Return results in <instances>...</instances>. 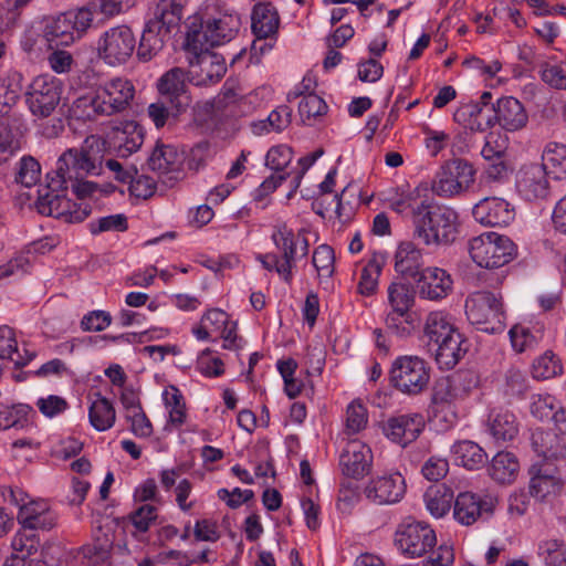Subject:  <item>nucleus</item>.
I'll return each instance as SVG.
<instances>
[{"label": "nucleus", "instance_id": "nucleus-1", "mask_svg": "<svg viewBox=\"0 0 566 566\" xmlns=\"http://www.w3.org/2000/svg\"><path fill=\"white\" fill-rule=\"evenodd\" d=\"M107 143L97 135L86 137L78 148L66 149L57 159L53 176L48 175V185L39 190L36 209L45 216H63L65 221L75 223L84 221L91 213L88 205L70 203L65 199L64 178H86L99 176L103 171Z\"/></svg>", "mask_w": 566, "mask_h": 566}, {"label": "nucleus", "instance_id": "nucleus-2", "mask_svg": "<svg viewBox=\"0 0 566 566\" xmlns=\"http://www.w3.org/2000/svg\"><path fill=\"white\" fill-rule=\"evenodd\" d=\"M182 10V4L177 0H157L137 48L140 62H149L164 50L171 34L180 27Z\"/></svg>", "mask_w": 566, "mask_h": 566}, {"label": "nucleus", "instance_id": "nucleus-3", "mask_svg": "<svg viewBox=\"0 0 566 566\" xmlns=\"http://www.w3.org/2000/svg\"><path fill=\"white\" fill-rule=\"evenodd\" d=\"M428 350L441 369H452L465 355L467 342L442 312H431L424 325Z\"/></svg>", "mask_w": 566, "mask_h": 566}, {"label": "nucleus", "instance_id": "nucleus-4", "mask_svg": "<svg viewBox=\"0 0 566 566\" xmlns=\"http://www.w3.org/2000/svg\"><path fill=\"white\" fill-rule=\"evenodd\" d=\"M413 228L415 238L423 244L448 245L458 233V213L449 207L432 205L429 198L428 208L418 213Z\"/></svg>", "mask_w": 566, "mask_h": 566}, {"label": "nucleus", "instance_id": "nucleus-5", "mask_svg": "<svg viewBox=\"0 0 566 566\" xmlns=\"http://www.w3.org/2000/svg\"><path fill=\"white\" fill-rule=\"evenodd\" d=\"M465 314L478 329L497 334L505 328V312L502 296L490 291H479L465 301Z\"/></svg>", "mask_w": 566, "mask_h": 566}, {"label": "nucleus", "instance_id": "nucleus-6", "mask_svg": "<svg viewBox=\"0 0 566 566\" xmlns=\"http://www.w3.org/2000/svg\"><path fill=\"white\" fill-rule=\"evenodd\" d=\"M471 259L481 268L496 269L510 263L516 255L514 242L495 232H485L469 242Z\"/></svg>", "mask_w": 566, "mask_h": 566}, {"label": "nucleus", "instance_id": "nucleus-7", "mask_svg": "<svg viewBox=\"0 0 566 566\" xmlns=\"http://www.w3.org/2000/svg\"><path fill=\"white\" fill-rule=\"evenodd\" d=\"M430 379V368L424 359L418 356H399L390 368L389 380L394 388L406 395L422 392Z\"/></svg>", "mask_w": 566, "mask_h": 566}, {"label": "nucleus", "instance_id": "nucleus-8", "mask_svg": "<svg viewBox=\"0 0 566 566\" xmlns=\"http://www.w3.org/2000/svg\"><path fill=\"white\" fill-rule=\"evenodd\" d=\"M394 545L405 557L419 558L433 549L437 535L426 523L405 520L397 526Z\"/></svg>", "mask_w": 566, "mask_h": 566}, {"label": "nucleus", "instance_id": "nucleus-9", "mask_svg": "<svg viewBox=\"0 0 566 566\" xmlns=\"http://www.w3.org/2000/svg\"><path fill=\"white\" fill-rule=\"evenodd\" d=\"M473 166L461 158L446 161L437 171L431 190L439 197L450 198L467 191L474 182Z\"/></svg>", "mask_w": 566, "mask_h": 566}, {"label": "nucleus", "instance_id": "nucleus-10", "mask_svg": "<svg viewBox=\"0 0 566 566\" xmlns=\"http://www.w3.org/2000/svg\"><path fill=\"white\" fill-rule=\"evenodd\" d=\"M136 50V38L127 25L106 30L97 41V56L109 66L126 64Z\"/></svg>", "mask_w": 566, "mask_h": 566}, {"label": "nucleus", "instance_id": "nucleus-11", "mask_svg": "<svg viewBox=\"0 0 566 566\" xmlns=\"http://www.w3.org/2000/svg\"><path fill=\"white\" fill-rule=\"evenodd\" d=\"M61 81L43 74L33 78L25 91V103L31 114L39 118L49 117L60 103Z\"/></svg>", "mask_w": 566, "mask_h": 566}, {"label": "nucleus", "instance_id": "nucleus-12", "mask_svg": "<svg viewBox=\"0 0 566 566\" xmlns=\"http://www.w3.org/2000/svg\"><path fill=\"white\" fill-rule=\"evenodd\" d=\"M272 240L280 251L282 260L279 275L286 283H291L293 274L292 269L297 258H304L308 254V240L303 235L302 231L295 234L286 224L279 226L272 234Z\"/></svg>", "mask_w": 566, "mask_h": 566}, {"label": "nucleus", "instance_id": "nucleus-13", "mask_svg": "<svg viewBox=\"0 0 566 566\" xmlns=\"http://www.w3.org/2000/svg\"><path fill=\"white\" fill-rule=\"evenodd\" d=\"M493 117H488L486 122L478 123L476 132H484L495 125L501 126L506 132H517L524 128L528 122V114L524 105L513 96H505L497 99L492 105Z\"/></svg>", "mask_w": 566, "mask_h": 566}, {"label": "nucleus", "instance_id": "nucleus-14", "mask_svg": "<svg viewBox=\"0 0 566 566\" xmlns=\"http://www.w3.org/2000/svg\"><path fill=\"white\" fill-rule=\"evenodd\" d=\"M496 503V499L490 495L480 496L472 492H461L454 501L453 516L462 525L469 526L480 518L489 520Z\"/></svg>", "mask_w": 566, "mask_h": 566}, {"label": "nucleus", "instance_id": "nucleus-15", "mask_svg": "<svg viewBox=\"0 0 566 566\" xmlns=\"http://www.w3.org/2000/svg\"><path fill=\"white\" fill-rule=\"evenodd\" d=\"M549 172L538 163L523 165L515 177V187L527 201L546 199L549 195Z\"/></svg>", "mask_w": 566, "mask_h": 566}, {"label": "nucleus", "instance_id": "nucleus-16", "mask_svg": "<svg viewBox=\"0 0 566 566\" xmlns=\"http://www.w3.org/2000/svg\"><path fill=\"white\" fill-rule=\"evenodd\" d=\"M364 493L375 504H395L403 497L406 482L399 472L385 473L373 478L365 486Z\"/></svg>", "mask_w": 566, "mask_h": 566}, {"label": "nucleus", "instance_id": "nucleus-17", "mask_svg": "<svg viewBox=\"0 0 566 566\" xmlns=\"http://www.w3.org/2000/svg\"><path fill=\"white\" fill-rule=\"evenodd\" d=\"M191 81L197 86H207L219 82L227 72L223 56L203 51L189 56Z\"/></svg>", "mask_w": 566, "mask_h": 566}, {"label": "nucleus", "instance_id": "nucleus-18", "mask_svg": "<svg viewBox=\"0 0 566 566\" xmlns=\"http://www.w3.org/2000/svg\"><path fill=\"white\" fill-rule=\"evenodd\" d=\"M160 97L174 104L177 111H187L191 104V96L186 84V71L172 67L164 73L157 82Z\"/></svg>", "mask_w": 566, "mask_h": 566}, {"label": "nucleus", "instance_id": "nucleus-19", "mask_svg": "<svg viewBox=\"0 0 566 566\" xmlns=\"http://www.w3.org/2000/svg\"><path fill=\"white\" fill-rule=\"evenodd\" d=\"M371 463L373 453L370 448L357 440L348 442L339 457L342 473L356 480L370 472Z\"/></svg>", "mask_w": 566, "mask_h": 566}, {"label": "nucleus", "instance_id": "nucleus-20", "mask_svg": "<svg viewBox=\"0 0 566 566\" xmlns=\"http://www.w3.org/2000/svg\"><path fill=\"white\" fill-rule=\"evenodd\" d=\"M424 428L420 413H405L391 417L384 427L385 434L394 442L406 447L413 442Z\"/></svg>", "mask_w": 566, "mask_h": 566}, {"label": "nucleus", "instance_id": "nucleus-21", "mask_svg": "<svg viewBox=\"0 0 566 566\" xmlns=\"http://www.w3.org/2000/svg\"><path fill=\"white\" fill-rule=\"evenodd\" d=\"M473 218L486 227H504L514 219V209L511 205L496 197L484 198L472 210Z\"/></svg>", "mask_w": 566, "mask_h": 566}, {"label": "nucleus", "instance_id": "nucleus-22", "mask_svg": "<svg viewBox=\"0 0 566 566\" xmlns=\"http://www.w3.org/2000/svg\"><path fill=\"white\" fill-rule=\"evenodd\" d=\"M184 164L182 154L178 153L176 147L157 142L150 156L147 159V166L151 171L159 175H171L170 180H178L181 175Z\"/></svg>", "mask_w": 566, "mask_h": 566}, {"label": "nucleus", "instance_id": "nucleus-23", "mask_svg": "<svg viewBox=\"0 0 566 566\" xmlns=\"http://www.w3.org/2000/svg\"><path fill=\"white\" fill-rule=\"evenodd\" d=\"M486 431L495 442H509L514 440L520 431L516 416L504 408L490 410L486 422Z\"/></svg>", "mask_w": 566, "mask_h": 566}, {"label": "nucleus", "instance_id": "nucleus-24", "mask_svg": "<svg viewBox=\"0 0 566 566\" xmlns=\"http://www.w3.org/2000/svg\"><path fill=\"white\" fill-rule=\"evenodd\" d=\"M185 28L184 48L190 55L209 51L211 48L217 46L210 36L212 31L209 23L203 21L201 15L195 14L189 17L185 22Z\"/></svg>", "mask_w": 566, "mask_h": 566}, {"label": "nucleus", "instance_id": "nucleus-25", "mask_svg": "<svg viewBox=\"0 0 566 566\" xmlns=\"http://www.w3.org/2000/svg\"><path fill=\"white\" fill-rule=\"evenodd\" d=\"M101 94L111 107V115L127 109L135 96V87L130 81L123 77H115L102 85H98Z\"/></svg>", "mask_w": 566, "mask_h": 566}, {"label": "nucleus", "instance_id": "nucleus-26", "mask_svg": "<svg viewBox=\"0 0 566 566\" xmlns=\"http://www.w3.org/2000/svg\"><path fill=\"white\" fill-rule=\"evenodd\" d=\"M72 23L66 13L43 20L42 34L49 49L69 46L78 39Z\"/></svg>", "mask_w": 566, "mask_h": 566}, {"label": "nucleus", "instance_id": "nucleus-27", "mask_svg": "<svg viewBox=\"0 0 566 566\" xmlns=\"http://www.w3.org/2000/svg\"><path fill=\"white\" fill-rule=\"evenodd\" d=\"M418 281L420 296L431 301L446 297L451 292L453 283L450 274L439 268H427Z\"/></svg>", "mask_w": 566, "mask_h": 566}, {"label": "nucleus", "instance_id": "nucleus-28", "mask_svg": "<svg viewBox=\"0 0 566 566\" xmlns=\"http://www.w3.org/2000/svg\"><path fill=\"white\" fill-rule=\"evenodd\" d=\"M534 452L546 460L566 458V440L552 430L536 428L531 433Z\"/></svg>", "mask_w": 566, "mask_h": 566}, {"label": "nucleus", "instance_id": "nucleus-29", "mask_svg": "<svg viewBox=\"0 0 566 566\" xmlns=\"http://www.w3.org/2000/svg\"><path fill=\"white\" fill-rule=\"evenodd\" d=\"M422 252L411 241L401 242L395 253V270L403 277L416 279L423 270Z\"/></svg>", "mask_w": 566, "mask_h": 566}, {"label": "nucleus", "instance_id": "nucleus-30", "mask_svg": "<svg viewBox=\"0 0 566 566\" xmlns=\"http://www.w3.org/2000/svg\"><path fill=\"white\" fill-rule=\"evenodd\" d=\"M75 117L83 120H96L101 116H112L111 107L107 105L97 86L94 92L77 97L71 107Z\"/></svg>", "mask_w": 566, "mask_h": 566}, {"label": "nucleus", "instance_id": "nucleus-31", "mask_svg": "<svg viewBox=\"0 0 566 566\" xmlns=\"http://www.w3.org/2000/svg\"><path fill=\"white\" fill-rule=\"evenodd\" d=\"M251 20L252 31L259 40L276 34L280 24V17L271 3L255 4Z\"/></svg>", "mask_w": 566, "mask_h": 566}, {"label": "nucleus", "instance_id": "nucleus-32", "mask_svg": "<svg viewBox=\"0 0 566 566\" xmlns=\"http://www.w3.org/2000/svg\"><path fill=\"white\" fill-rule=\"evenodd\" d=\"M451 452L454 462L468 470H479L483 468L488 460V453L478 443L471 440H463L455 442Z\"/></svg>", "mask_w": 566, "mask_h": 566}, {"label": "nucleus", "instance_id": "nucleus-33", "mask_svg": "<svg viewBox=\"0 0 566 566\" xmlns=\"http://www.w3.org/2000/svg\"><path fill=\"white\" fill-rule=\"evenodd\" d=\"M530 473V494L535 499L545 500L560 489V479L552 470L533 465Z\"/></svg>", "mask_w": 566, "mask_h": 566}, {"label": "nucleus", "instance_id": "nucleus-34", "mask_svg": "<svg viewBox=\"0 0 566 566\" xmlns=\"http://www.w3.org/2000/svg\"><path fill=\"white\" fill-rule=\"evenodd\" d=\"M428 190L427 186H418L406 196L394 200L390 207L398 213L410 214L412 223L415 224V219L418 213H420L422 209L428 208Z\"/></svg>", "mask_w": 566, "mask_h": 566}, {"label": "nucleus", "instance_id": "nucleus-35", "mask_svg": "<svg viewBox=\"0 0 566 566\" xmlns=\"http://www.w3.org/2000/svg\"><path fill=\"white\" fill-rule=\"evenodd\" d=\"M520 464L514 454L510 452H497L488 469L490 476L497 483H511L517 471Z\"/></svg>", "mask_w": 566, "mask_h": 566}, {"label": "nucleus", "instance_id": "nucleus-36", "mask_svg": "<svg viewBox=\"0 0 566 566\" xmlns=\"http://www.w3.org/2000/svg\"><path fill=\"white\" fill-rule=\"evenodd\" d=\"M115 139L120 156L126 157L137 151L144 143V130L135 122H126L123 128H116Z\"/></svg>", "mask_w": 566, "mask_h": 566}, {"label": "nucleus", "instance_id": "nucleus-37", "mask_svg": "<svg viewBox=\"0 0 566 566\" xmlns=\"http://www.w3.org/2000/svg\"><path fill=\"white\" fill-rule=\"evenodd\" d=\"M542 166L554 176L555 179H566V144L549 142L543 150Z\"/></svg>", "mask_w": 566, "mask_h": 566}, {"label": "nucleus", "instance_id": "nucleus-38", "mask_svg": "<svg viewBox=\"0 0 566 566\" xmlns=\"http://www.w3.org/2000/svg\"><path fill=\"white\" fill-rule=\"evenodd\" d=\"M211 29L212 35H210L213 42L219 45H223L230 42L238 33L241 21L238 14H222L218 18L207 20Z\"/></svg>", "mask_w": 566, "mask_h": 566}, {"label": "nucleus", "instance_id": "nucleus-39", "mask_svg": "<svg viewBox=\"0 0 566 566\" xmlns=\"http://www.w3.org/2000/svg\"><path fill=\"white\" fill-rule=\"evenodd\" d=\"M96 397L88 409L90 422L97 431H106L115 423V409L112 402L101 394H96Z\"/></svg>", "mask_w": 566, "mask_h": 566}, {"label": "nucleus", "instance_id": "nucleus-40", "mask_svg": "<svg viewBox=\"0 0 566 566\" xmlns=\"http://www.w3.org/2000/svg\"><path fill=\"white\" fill-rule=\"evenodd\" d=\"M512 347L517 353L535 349L543 339L542 327H528L522 324L514 325L510 332Z\"/></svg>", "mask_w": 566, "mask_h": 566}, {"label": "nucleus", "instance_id": "nucleus-41", "mask_svg": "<svg viewBox=\"0 0 566 566\" xmlns=\"http://www.w3.org/2000/svg\"><path fill=\"white\" fill-rule=\"evenodd\" d=\"M33 357L34 354H28L27 358L21 355L15 334L11 327L6 325L0 327V359H10L15 367H23Z\"/></svg>", "mask_w": 566, "mask_h": 566}, {"label": "nucleus", "instance_id": "nucleus-42", "mask_svg": "<svg viewBox=\"0 0 566 566\" xmlns=\"http://www.w3.org/2000/svg\"><path fill=\"white\" fill-rule=\"evenodd\" d=\"M39 545L34 534L18 532L11 544L15 554L12 555L10 564L8 560L4 566H25V559L38 552Z\"/></svg>", "mask_w": 566, "mask_h": 566}, {"label": "nucleus", "instance_id": "nucleus-43", "mask_svg": "<svg viewBox=\"0 0 566 566\" xmlns=\"http://www.w3.org/2000/svg\"><path fill=\"white\" fill-rule=\"evenodd\" d=\"M113 545V536L108 533L98 531V534L94 536L93 543L82 547V554L92 564H101L111 557Z\"/></svg>", "mask_w": 566, "mask_h": 566}, {"label": "nucleus", "instance_id": "nucleus-44", "mask_svg": "<svg viewBox=\"0 0 566 566\" xmlns=\"http://www.w3.org/2000/svg\"><path fill=\"white\" fill-rule=\"evenodd\" d=\"M33 412L32 407L24 403L13 406H0V430L11 428L22 429L29 424V416Z\"/></svg>", "mask_w": 566, "mask_h": 566}, {"label": "nucleus", "instance_id": "nucleus-45", "mask_svg": "<svg viewBox=\"0 0 566 566\" xmlns=\"http://www.w3.org/2000/svg\"><path fill=\"white\" fill-rule=\"evenodd\" d=\"M423 499L431 515L442 517L450 510L452 494L443 485H438L429 488Z\"/></svg>", "mask_w": 566, "mask_h": 566}, {"label": "nucleus", "instance_id": "nucleus-46", "mask_svg": "<svg viewBox=\"0 0 566 566\" xmlns=\"http://www.w3.org/2000/svg\"><path fill=\"white\" fill-rule=\"evenodd\" d=\"M388 301L391 311L410 312L415 302V290L410 284L392 282L388 286Z\"/></svg>", "mask_w": 566, "mask_h": 566}, {"label": "nucleus", "instance_id": "nucleus-47", "mask_svg": "<svg viewBox=\"0 0 566 566\" xmlns=\"http://www.w3.org/2000/svg\"><path fill=\"white\" fill-rule=\"evenodd\" d=\"M186 111H177L174 104L163 97L157 102L151 103L147 108L148 117L151 119L156 128L164 127L171 119L176 120L177 117Z\"/></svg>", "mask_w": 566, "mask_h": 566}, {"label": "nucleus", "instance_id": "nucleus-48", "mask_svg": "<svg viewBox=\"0 0 566 566\" xmlns=\"http://www.w3.org/2000/svg\"><path fill=\"white\" fill-rule=\"evenodd\" d=\"M562 373V364L551 350L545 352L533 361L532 375L536 379H551Z\"/></svg>", "mask_w": 566, "mask_h": 566}, {"label": "nucleus", "instance_id": "nucleus-49", "mask_svg": "<svg viewBox=\"0 0 566 566\" xmlns=\"http://www.w3.org/2000/svg\"><path fill=\"white\" fill-rule=\"evenodd\" d=\"M41 177V165L39 161L30 156H23L17 167L15 181L24 187H32L36 185Z\"/></svg>", "mask_w": 566, "mask_h": 566}, {"label": "nucleus", "instance_id": "nucleus-50", "mask_svg": "<svg viewBox=\"0 0 566 566\" xmlns=\"http://www.w3.org/2000/svg\"><path fill=\"white\" fill-rule=\"evenodd\" d=\"M538 554L547 566H566L565 544L560 539L543 541L538 546Z\"/></svg>", "mask_w": 566, "mask_h": 566}, {"label": "nucleus", "instance_id": "nucleus-51", "mask_svg": "<svg viewBox=\"0 0 566 566\" xmlns=\"http://www.w3.org/2000/svg\"><path fill=\"white\" fill-rule=\"evenodd\" d=\"M164 400L169 408V421L175 426H181L186 419L185 402L178 388L171 386L164 394Z\"/></svg>", "mask_w": 566, "mask_h": 566}, {"label": "nucleus", "instance_id": "nucleus-52", "mask_svg": "<svg viewBox=\"0 0 566 566\" xmlns=\"http://www.w3.org/2000/svg\"><path fill=\"white\" fill-rule=\"evenodd\" d=\"M387 328L398 337H407L413 329L410 312L390 311L386 317Z\"/></svg>", "mask_w": 566, "mask_h": 566}, {"label": "nucleus", "instance_id": "nucleus-53", "mask_svg": "<svg viewBox=\"0 0 566 566\" xmlns=\"http://www.w3.org/2000/svg\"><path fill=\"white\" fill-rule=\"evenodd\" d=\"M326 112L327 105L325 101L314 93L304 95L298 105V113L304 123L305 120L323 116Z\"/></svg>", "mask_w": 566, "mask_h": 566}, {"label": "nucleus", "instance_id": "nucleus-54", "mask_svg": "<svg viewBox=\"0 0 566 566\" xmlns=\"http://www.w3.org/2000/svg\"><path fill=\"white\" fill-rule=\"evenodd\" d=\"M292 109L286 105H282L272 111L266 120L260 122L258 125H254V127L258 128L260 126L262 130L266 132H282L290 125Z\"/></svg>", "mask_w": 566, "mask_h": 566}, {"label": "nucleus", "instance_id": "nucleus-55", "mask_svg": "<svg viewBox=\"0 0 566 566\" xmlns=\"http://www.w3.org/2000/svg\"><path fill=\"white\" fill-rule=\"evenodd\" d=\"M21 148L20 138L13 134L9 125L0 120V165Z\"/></svg>", "mask_w": 566, "mask_h": 566}, {"label": "nucleus", "instance_id": "nucleus-56", "mask_svg": "<svg viewBox=\"0 0 566 566\" xmlns=\"http://www.w3.org/2000/svg\"><path fill=\"white\" fill-rule=\"evenodd\" d=\"M334 250L329 245L322 244L314 250L312 263L319 275L329 277L334 272Z\"/></svg>", "mask_w": 566, "mask_h": 566}, {"label": "nucleus", "instance_id": "nucleus-57", "mask_svg": "<svg viewBox=\"0 0 566 566\" xmlns=\"http://www.w3.org/2000/svg\"><path fill=\"white\" fill-rule=\"evenodd\" d=\"M381 266L376 260H371L361 270L358 290L363 295H371L377 289Z\"/></svg>", "mask_w": 566, "mask_h": 566}, {"label": "nucleus", "instance_id": "nucleus-58", "mask_svg": "<svg viewBox=\"0 0 566 566\" xmlns=\"http://www.w3.org/2000/svg\"><path fill=\"white\" fill-rule=\"evenodd\" d=\"M157 518V507L143 504L129 514V520L136 532L146 533Z\"/></svg>", "mask_w": 566, "mask_h": 566}, {"label": "nucleus", "instance_id": "nucleus-59", "mask_svg": "<svg viewBox=\"0 0 566 566\" xmlns=\"http://www.w3.org/2000/svg\"><path fill=\"white\" fill-rule=\"evenodd\" d=\"M293 158L292 148L285 145L273 146L265 157V165L274 171H283Z\"/></svg>", "mask_w": 566, "mask_h": 566}, {"label": "nucleus", "instance_id": "nucleus-60", "mask_svg": "<svg viewBox=\"0 0 566 566\" xmlns=\"http://www.w3.org/2000/svg\"><path fill=\"white\" fill-rule=\"evenodd\" d=\"M127 218L122 213L103 217L99 218L97 221H93L90 223V231L93 234H98L105 231L124 232L127 230Z\"/></svg>", "mask_w": 566, "mask_h": 566}, {"label": "nucleus", "instance_id": "nucleus-61", "mask_svg": "<svg viewBox=\"0 0 566 566\" xmlns=\"http://www.w3.org/2000/svg\"><path fill=\"white\" fill-rule=\"evenodd\" d=\"M555 398L551 395H534L531 399L530 410L531 413L539 419L546 420L552 418L555 411Z\"/></svg>", "mask_w": 566, "mask_h": 566}, {"label": "nucleus", "instance_id": "nucleus-62", "mask_svg": "<svg viewBox=\"0 0 566 566\" xmlns=\"http://www.w3.org/2000/svg\"><path fill=\"white\" fill-rule=\"evenodd\" d=\"M346 429L348 433H357L367 423V411L361 403H350L346 410Z\"/></svg>", "mask_w": 566, "mask_h": 566}, {"label": "nucleus", "instance_id": "nucleus-63", "mask_svg": "<svg viewBox=\"0 0 566 566\" xmlns=\"http://www.w3.org/2000/svg\"><path fill=\"white\" fill-rule=\"evenodd\" d=\"M486 112H492L491 107L481 106L478 102H471L459 107L454 113L455 122L470 127V123L482 117Z\"/></svg>", "mask_w": 566, "mask_h": 566}, {"label": "nucleus", "instance_id": "nucleus-64", "mask_svg": "<svg viewBox=\"0 0 566 566\" xmlns=\"http://www.w3.org/2000/svg\"><path fill=\"white\" fill-rule=\"evenodd\" d=\"M112 323V316L105 311H92L84 315L81 321V328L85 332H102Z\"/></svg>", "mask_w": 566, "mask_h": 566}]
</instances>
